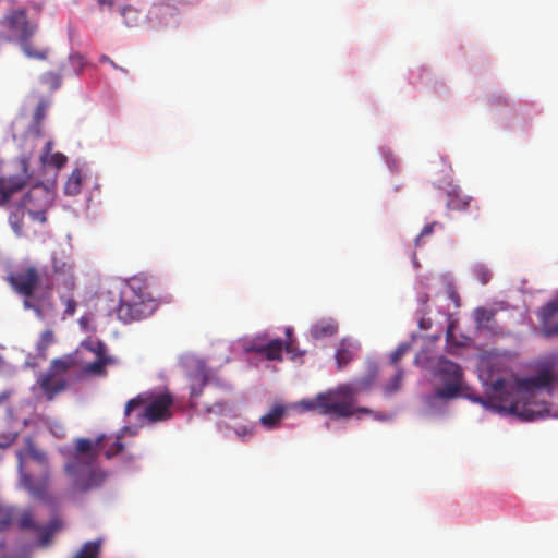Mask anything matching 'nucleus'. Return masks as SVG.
<instances>
[{
	"instance_id": "obj_34",
	"label": "nucleus",
	"mask_w": 558,
	"mask_h": 558,
	"mask_svg": "<svg viewBox=\"0 0 558 558\" xmlns=\"http://www.w3.org/2000/svg\"><path fill=\"white\" fill-rule=\"evenodd\" d=\"M66 162L68 157L65 155H63L62 153H53L47 158L46 163L51 165L57 169H61L62 167L65 166Z\"/></svg>"
},
{
	"instance_id": "obj_26",
	"label": "nucleus",
	"mask_w": 558,
	"mask_h": 558,
	"mask_svg": "<svg viewBox=\"0 0 558 558\" xmlns=\"http://www.w3.org/2000/svg\"><path fill=\"white\" fill-rule=\"evenodd\" d=\"M101 549V541L86 542L74 558H98Z\"/></svg>"
},
{
	"instance_id": "obj_24",
	"label": "nucleus",
	"mask_w": 558,
	"mask_h": 558,
	"mask_svg": "<svg viewBox=\"0 0 558 558\" xmlns=\"http://www.w3.org/2000/svg\"><path fill=\"white\" fill-rule=\"evenodd\" d=\"M74 365V362L71 357H61V359H54L51 361L48 369L46 373L59 375V376H65L66 372L72 368Z\"/></svg>"
},
{
	"instance_id": "obj_14",
	"label": "nucleus",
	"mask_w": 558,
	"mask_h": 558,
	"mask_svg": "<svg viewBox=\"0 0 558 558\" xmlns=\"http://www.w3.org/2000/svg\"><path fill=\"white\" fill-rule=\"evenodd\" d=\"M51 267L56 275L62 276V288L69 291H74L76 283L73 274L74 264L70 257L64 255H53L51 259Z\"/></svg>"
},
{
	"instance_id": "obj_48",
	"label": "nucleus",
	"mask_w": 558,
	"mask_h": 558,
	"mask_svg": "<svg viewBox=\"0 0 558 558\" xmlns=\"http://www.w3.org/2000/svg\"><path fill=\"white\" fill-rule=\"evenodd\" d=\"M100 5H111L112 0H97Z\"/></svg>"
},
{
	"instance_id": "obj_27",
	"label": "nucleus",
	"mask_w": 558,
	"mask_h": 558,
	"mask_svg": "<svg viewBox=\"0 0 558 558\" xmlns=\"http://www.w3.org/2000/svg\"><path fill=\"white\" fill-rule=\"evenodd\" d=\"M54 342V332L52 329H46L39 336V339L36 344L37 355L40 357H46V352L48 348Z\"/></svg>"
},
{
	"instance_id": "obj_53",
	"label": "nucleus",
	"mask_w": 558,
	"mask_h": 558,
	"mask_svg": "<svg viewBox=\"0 0 558 558\" xmlns=\"http://www.w3.org/2000/svg\"><path fill=\"white\" fill-rule=\"evenodd\" d=\"M4 399V396H0V402Z\"/></svg>"
},
{
	"instance_id": "obj_29",
	"label": "nucleus",
	"mask_w": 558,
	"mask_h": 558,
	"mask_svg": "<svg viewBox=\"0 0 558 558\" xmlns=\"http://www.w3.org/2000/svg\"><path fill=\"white\" fill-rule=\"evenodd\" d=\"M558 313V298L544 305L539 312V318L543 325L548 324L549 320Z\"/></svg>"
},
{
	"instance_id": "obj_44",
	"label": "nucleus",
	"mask_w": 558,
	"mask_h": 558,
	"mask_svg": "<svg viewBox=\"0 0 558 558\" xmlns=\"http://www.w3.org/2000/svg\"><path fill=\"white\" fill-rule=\"evenodd\" d=\"M52 142L48 141L45 145V153L41 156V161L47 162V158L51 155Z\"/></svg>"
},
{
	"instance_id": "obj_37",
	"label": "nucleus",
	"mask_w": 558,
	"mask_h": 558,
	"mask_svg": "<svg viewBox=\"0 0 558 558\" xmlns=\"http://www.w3.org/2000/svg\"><path fill=\"white\" fill-rule=\"evenodd\" d=\"M48 106L49 104L46 100H40L38 102L34 113V120L37 124H40L41 121L45 119Z\"/></svg>"
},
{
	"instance_id": "obj_21",
	"label": "nucleus",
	"mask_w": 558,
	"mask_h": 558,
	"mask_svg": "<svg viewBox=\"0 0 558 558\" xmlns=\"http://www.w3.org/2000/svg\"><path fill=\"white\" fill-rule=\"evenodd\" d=\"M283 414L284 408L280 404H277L274 405L268 413L260 416L259 422L264 427L270 429L279 424V422L283 417Z\"/></svg>"
},
{
	"instance_id": "obj_33",
	"label": "nucleus",
	"mask_w": 558,
	"mask_h": 558,
	"mask_svg": "<svg viewBox=\"0 0 558 558\" xmlns=\"http://www.w3.org/2000/svg\"><path fill=\"white\" fill-rule=\"evenodd\" d=\"M473 276L482 283L486 284L492 278L489 269L484 265H476L473 268Z\"/></svg>"
},
{
	"instance_id": "obj_30",
	"label": "nucleus",
	"mask_w": 558,
	"mask_h": 558,
	"mask_svg": "<svg viewBox=\"0 0 558 558\" xmlns=\"http://www.w3.org/2000/svg\"><path fill=\"white\" fill-rule=\"evenodd\" d=\"M40 82L49 89L56 90L61 86V74L52 71L46 72L40 76Z\"/></svg>"
},
{
	"instance_id": "obj_54",
	"label": "nucleus",
	"mask_w": 558,
	"mask_h": 558,
	"mask_svg": "<svg viewBox=\"0 0 558 558\" xmlns=\"http://www.w3.org/2000/svg\"><path fill=\"white\" fill-rule=\"evenodd\" d=\"M2 206H3V205H2V204H0V207H2Z\"/></svg>"
},
{
	"instance_id": "obj_41",
	"label": "nucleus",
	"mask_w": 558,
	"mask_h": 558,
	"mask_svg": "<svg viewBox=\"0 0 558 558\" xmlns=\"http://www.w3.org/2000/svg\"><path fill=\"white\" fill-rule=\"evenodd\" d=\"M437 225V222H432V223H427L423 227L420 235L417 236L416 239V244H418V242L425 238V236H428L430 235L433 232H434V228L435 226Z\"/></svg>"
},
{
	"instance_id": "obj_16",
	"label": "nucleus",
	"mask_w": 558,
	"mask_h": 558,
	"mask_svg": "<svg viewBox=\"0 0 558 558\" xmlns=\"http://www.w3.org/2000/svg\"><path fill=\"white\" fill-rule=\"evenodd\" d=\"M19 527L21 530H34L38 532L41 536L43 544H47L53 532L56 531V526L51 523L50 526H43L35 522L33 518V513L31 511H24L19 519Z\"/></svg>"
},
{
	"instance_id": "obj_12",
	"label": "nucleus",
	"mask_w": 558,
	"mask_h": 558,
	"mask_svg": "<svg viewBox=\"0 0 558 558\" xmlns=\"http://www.w3.org/2000/svg\"><path fill=\"white\" fill-rule=\"evenodd\" d=\"M266 340V335L256 336L254 339L245 343V352L264 355L268 361H281L283 341L281 339H272L270 341Z\"/></svg>"
},
{
	"instance_id": "obj_8",
	"label": "nucleus",
	"mask_w": 558,
	"mask_h": 558,
	"mask_svg": "<svg viewBox=\"0 0 558 558\" xmlns=\"http://www.w3.org/2000/svg\"><path fill=\"white\" fill-rule=\"evenodd\" d=\"M53 192L44 184L33 185L22 199L23 207L33 220L45 223L46 213L53 203Z\"/></svg>"
},
{
	"instance_id": "obj_35",
	"label": "nucleus",
	"mask_w": 558,
	"mask_h": 558,
	"mask_svg": "<svg viewBox=\"0 0 558 558\" xmlns=\"http://www.w3.org/2000/svg\"><path fill=\"white\" fill-rule=\"evenodd\" d=\"M13 520V509L10 507L0 506V526L7 527Z\"/></svg>"
},
{
	"instance_id": "obj_42",
	"label": "nucleus",
	"mask_w": 558,
	"mask_h": 558,
	"mask_svg": "<svg viewBox=\"0 0 558 558\" xmlns=\"http://www.w3.org/2000/svg\"><path fill=\"white\" fill-rule=\"evenodd\" d=\"M543 333L545 337H554V336H558V324L556 325H548V324H545L543 325Z\"/></svg>"
},
{
	"instance_id": "obj_13",
	"label": "nucleus",
	"mask_w": 558,
	"mask_h": 558,
	"mask_svg": "<svg viewBox=\"0 0 558 558\" xmlns=\"http://www.w3.org/2000/svg\"><path fill=\"white\" fill-rule=\"evenodd\" d=\"M3 25L10 31L11 35L21 43L31 38L36 31V25L27 21L24 10L14 11L3 20Z\"/></svg>"
},
{
	"instance_id": "obj_20",
	"label": "nucleus",
	"mask_w": 558,
	"mask_h": 558,
	"mask_svg": "<svg viewBox=\"0 0 558 558\" xmlns=\"http://www.w3.org/2000/svg\"><path fill=\"white\" fill-rule=\"evenodd\" d=\"M113 360L109 356H100L96 361L86 364L83 367V373L90 376H105L107 374L106 367L111 364Z\"/></svg>"
},
{
	"instance_id": "obj_18",
	"label": "nucleus",
	"mask_w": 558,
	"mask_h": 558,
	"mask_svg": "<svg viewBox=\"0 0 558 558\" xmlns=\"http://www.w3.org/2000/svg\"><path fill=\"white\" fill-rule=\"evenodd\" d=\"M338 332V324L332 318H322L312 325L310 333L315 340L332 337Z\"/></svg>"
},
{
	"instance_id": "obj_9",
	"label": "nucleus",
	"mask_w": 558,
	"mask_h": 558,
	"mask_svg": "<svg viewBox=\"0 0 558 558\" xmlns=\"http://www.w3.org/2000/svg\"><path fill=\"white\" fill-rule=\"evenodd\" d=\"M19 173L14 174H0V204L7 205L12 196L22 191L31 175L28 173V158L22 157L17 161Z\"/></svg>"
},
{
	"instance_id": "obj_50",
	"label": "nucleus",
	"mask_w": 558,
	"mask_h": 558,
	"mask_svg": "<svg viewBox=\"0 0 558 558\" xmlns=\"http://www.w3.org/2000/svg\"><path fill=\"white\" fill-rule=\"evenodd\" d=\"M451 336H452V331H451V328L449 327L447 330V333H446L447 340H450Z\"/></svg>"
},
{
	"instance_id": "obj_25",
	"label": "nucleus",
	"mask_w": 558,
	"mask_h": 558,
	"mask_svg": "<svg viewBox=\"0 0 558 558\" xmlns=\"http://www.w3.org/2000/svg\"><path fill=\"white\" fill-rule=\"evenodd\" d=\"M472 198L465 195H460L458 193L448 194L447 207L450 210H465L470 207Z\"/></svg>"
},
{
	"instance_id": "obj_6",
	"label": "nucleus",
	"mask_w": 558,
	"mask_h": 558,
	"mask_svg": "<svg viewBox=\"0 0 558 558\" xmlns=\"http://www.w3.org/2000/svg\"><path fill=\"white\" fill-rule=\"evenodd\" d=\"M173 398L169 392L153 395L149 392L140 393L129 400L124 408V415L130 416L136 409L144 408L143 412L137 414L138 421L158 422L171 416V405Z\"/></svg>"
},
{
	"instance_id": "obj_1",
	"label": "nucleus",
	"mask_w": 558,
	"mask_h": 558,
	"mask_svg": "<svg viewBox=\"0 0 558 558\" xmlns=\"http://www.w3.org/2000/svg\"><path fill=\"white\" fill-rule=\"evenodd\" d=\"M554 380L553 371L543 368L533 377L517 379L514 391H510L508 381L500 377L490 384L485 383L487 386L485 397L466 393V390L461 396L485 409L511 414L523 422H530L550 416L549 404L541 400L539 396L543 390H546L547 395L551 393Z\"/></svg>"
},
{
	"instance_id": "obj_17",
	"label": "nucleus",
	"mask_w": 558,
	"mask_h": 558,
	"mask_svg": "<svg viewBox=\"0 0 558 558\" xmlns=\"http://www.w3.org/2000/svg\"><path fill=\"white\" fill-rule=\"evenodd\" d=\"M356 350L357 347L347 339H342L339 342V345L335 354L338 369L344 368L351 361L354 360L356 355Z\"/></svg>"
},
{
	"instance_id": "obj_7",
	"label": "nucleus",
	"mask_w": 558,
	"mask_h": 558,
	"mask_svg": "<svg viewBox=\"0 0 558 558\" xmlns=\"http://www.w3.org/2000/svg\"><path fill=\"white\" fill-rule=\"evenodd\" d=\"M434 375L442 385L434 390L435 399L452 400L468 390L461 366L450 360L440 357L434 368Z\"/></svg>"
},
{
	"instance_id": "obj_19",
	"label": "nucleus",
	"mask_w": 558,
	"mask_h": 558,
	"mask_svg": "<svg viewBox=\"0 0 558 558\" xmlns=\"http://www.w3.org/2000/svg\"><path fill=\"white\" fill-rule=\"evenodd\" d=\"M495 315L496 312L494 310H488L485 307L476 308L474 311L476 328L493 331L495 329Z\"/></svg>"
},
{
	"instance_id": "obj_3",
	"label": "nucleus",
	"mask_w": 558,
	"mask_h": 558,
	"mask_svg": "<svg viewBox=\"0 0 558 558\" xmlns=\"http://www.w3.org/2000/svg\"><path fill=\"white\" fill-rule=\"evenodd\" d=\"M376 379V372L356 379L353 383H344L318 393L314 399L302 402L306 410H319L322 414L335 417H351L357 413L369 414L368 408L356 407V396L369 388Z\"/></svg>"
},
{
	"instance_id": "obj_36",
	"label": "nucleus",
	"mask_w": 558,
	"mask_h": 558,
	"mask_svg": "<svg viewBox=\"0 0 558 558\" xmlns=\"http://www.w3.org/2000/svg\"><path fill=\"white\" fill-rule=\"evenodd\" d=\"M409 350H410V344H408V343L399 344L398 348L390 355L391 363L397 364Z\"/></svg>"
},
{
	"instance_id": "obj_15",
	"label": "nucleus",
	"mask_w": 558,
	"mask_h": 558,
	"mask_svg": "<svg viewBox=\"0 0 558 558\" xmlns=\"http://www.w3.org/2000/svg\"><path fill=\"white\" fill-rule=\"evenodd\" d=\"M38 385L47 400L51 401L58 393L66 389L68 379L65 376H56L45 372L39 376Z\"/></svg>"
},
{
	"instance_id": "obj_32",
	"label": "nucleus",
	"mask_w": 558,
	"mask_h": 558,
	"mask_svg": "<svg viewBox=\"0 0 558 558\" xmlns=\"http://www.w3.org/2000/svg\"><path fill=\"white\" fill-rule=\"evenodd\" d=\"M403 376H404L403 371L399 368L397 371V373L395 374V376L385 386V388H384L385 392L387 395H392V393L397 392L401 388Z\"/></svg>"
},
{
	"instance_id": "obj_2",
	"label": "nucleus",
	"mask_w": 558,
	"mask_h": 558,
	"mask_svg": "<svg viewBox=\"0 0 558 558\" xmlns=\"http://www.w3.org/2000/svg\"><path fill=\"white\" fill-rule=\"evenodd\" d=\"M128 430L129 427H124L110 446L107 445L106 435L98 436L94 441L87 438L74 440V448L69 453L64 465L65 473L72 477L73 492L87 493L101 486L106 473L95 468L96 461L100 453H104L107 459L121 453L124 449L121 438Z\"/></svg>"
},
{
	"instance_id": "obj_31",
	"label": "nucleus",
	"mask_w": 558,
	"mask_h": 558,
	"mask_svg": "<svg viewBox=\"0 0 558 558\" xmlns=\"http://www.w3.org/2000/svg\"><path fill=\"white\" fill-rule=\"evenodd\" d=\"M255 429H256V424L250 423L246 425H239V426L234 427L233 430H234V434L236 435V437L241 441H247L254 437Z\"/></svg>"
},
{
	"instance_id": "obj_40",
	"label": "nucleus",
	"mask_w": 558,
	"mask_h": 558,
	"mask_svg": "<svg viewBox=\"0 0 558 558\" xmlns=\"http://www.w3.org/2000/svg\"><path fill=\"white\" fill-rule=\"evenodd\" d=\"M69 63L72 65V73L78 74L84 66L83 58L81 56H71Z\"/></svg>"
},
{
	"instance_id": "obj_28",
	"label": "nucleus",
	"mask_w": 558,
	"mask_h": 558,
	"mask_svg": "<svg viewBox=\"0 0 558 558\" xmlns=\"http://www.w3.org/2000/svg\"><path fill=\"white\" fill-rule=\"evenodd\" d=\"M60 300L64 305V316H73L77 307V303L73 296V291L64 289V292H60Z\"/></svg>"
},
{
	"instance_id": "obj_39",
	"label": "nucleus",
	"mask_w": 558,
	"mask_h": 558,
	"mask_svg": "<svg viewBox=\"0 0 558 558\" xmlns=\"http://www.w3.org/2000/svg\"><path fill=\"white\" fill-rule=\"evenodd\" d=\"M227 408V402L226 401H218V402H215L213 404H207L205 407V411L210 414V413H214V414H222L225 412Z\"/></svg>"
},
{
	"instance_id": "obj_49",
	"label": "nucleus",
	"mask_w": 558,
	"mask_h": 558,
	"mask_svg": "<svg viewBox=\"0 0 558 558\" xmlns=\"http://www.w3.org/2000/svg\"><path fill=\"white\" fill-rule=\"evenodd\" d=\"M286 336H287V340L291 339V336H292V328L291 327H288L286 329Z\"/></svg>"
},
{
	"instance_id": "obj_47",
	"label": "nucleus",
	"mask_w": 558,
	"mask_h": 558,
	"mask_svg": "<svg viewBox=\"0 0 558 558\" xmlns=\"http://www.w3.org/2000/svg\"><path fill=\"white\" fill-rule=\"evenodd\" d=\"M101 60L105 61V62L110 63L116 69L118 68L117 64L110 58H108L107 56H102Z\"/></svg>"
},
{
	"instance_id": "obj_38",
	"label": "nucleus",
	"mask_w": 558,
	"mask_h": 558,
	"mask_svg": "<svg viewBox=\"0 0 558 558\" xmlns=\"http://www.w3.org/2000/svg\"><path fill=\"white\" fill-rule=\"evenodd\" d=\"M9 221H10V225H11L12 229L14 230V232L17 235H21L23 233V223H22V219L19 216V214L15 213V214L10 215Z\"/></svg>"
},
{
	"instance_id": "obj_45",
	"label": "nucleus",
	"mask_w": 558,
	"mask_h": 558,
	"mask_svg": "<svg viewBox=\"0 0 558 558\" xmlns=\"http://www.w3.org/2000/svg\"><path fill=\"white\" fill-rule=\"evenodd\" d=\"M136 13H137V12H136L134 9L130 8V7L124 8V9L122 10V16H123L125 20H128V17H129V16H132V17H133V15H136Z\"/></svg>"
},
{
	"instance_id": "obj_43",
	"label": "nucleus",
	"mask_w": 558,
	"mask_h": 558,
	"mask_svg": "<svg viewBox=\"0 0 558 558\" xmlns=\"http://www.w3.org/2000/svg\"><path fill=\"white\" fill-rule=\"evenodd\" d=\"M447 293H448V298L454 303V305L457 307L460 306V296H459V293L456 291V289L453 287L449 286Z\"/></svg>"
},
{
	"instance_id": "obj_5",
	"label": "nucleus",
	"mask_w": 558,
	"mask_h": 558,
	"mask_svg": "<svg viewBox=\"0 0 558 558\" xmlns=\"http://www.w3.org/2000/svg\"><path fill=\"white\" fill-rule=\"evenodd\" d=\"M156 308L157 302L149 291L148 283L142 278L133 277L121 290L117 317L128 324L148 317Z\"/></svg>"
},
{
	"instance_id": "obj_46",
	"label": "nucleus",
	"mask_w": 558,
	"mask_h": 558,
	"mask_svg": "<svg viewBox=\"0 0 558 558\" xmlns=\"http://www.w3.org/2000/svg\"><path fill=\"white\" fill-rule=\"evenodd\" d=\"M283 349L288 352V353H293L294 352V345H293V341L292 339L290 340H286L283 342Z\"/></svg>"
},
{
	"instance_id": "obj_51",
	"label": "nucleus",
	"mask_w": 558,
	"mask_h": 558,
	"mask_svg": "<svg viewBox=\"0 0 558 558\" xmlns=\"http://www.w3.org/2000/svg\"><path fill=\"white\" fill-rule=\"evenodd\" d=\"M61 72H62V73H64V74H69V73H68V71H66V69H65V65H62V66H61Z\"/></svg>"
},
{
	"instance_id": "obj_22",
	"label": "nucleus",
	"mask_w": 558,
	"mask_h": 558,
	"mask_svg": "<svg viewBox=\"0 0 558 558\" xmlns=\"http://www.w3.org/2000/svg\"><path fill=\"white\" fill-rule=\"evenodd\" d=\"M82 171L78 168L74 169L64 184V193L69 196L78 195L82 190Z\"/></svg>"
},
{
	"instance_id": "obj_23",
	"label": "nucleus",
	"mask_w": 558,
	"mask_h": 558,
	"mask_svg": "<svg viewBox=\"0 0 558 558\" xmlns=\"http://www.w3.org/2000/svg\"><path fill=\"white\" fill-rule=\"evenodd\" d=\"M31 38L24 39L20 43L21 49L24 54L32 59L45 60L49 54L48 48H36L33 43L29 40Z\"/></svg>"
},
{
	"instance_id": "obj_10",
	"label": "nucleus",
	"mask_w": 558,
	"mask_h": 558,
	"mask_svg": "<svg viewBox=\"0 0 558 558\" xmlns=\"http://www.w3.org/2000/svg\"><path fill=\"white\" fill-rule=\"evenodd\" d=\"M16 456L19 460L20 482L22 486L35 495L39 494V490L34 486L32 475L24 470V457L28 456L34 461L38 462L44 469H47L48 461L46 453L39 450L34 441L28 438L26 440L25 451H17Z\"/></svg>"
},
{
	"instance_id": "obj_4",
	"label": "nucleus",
	"mask_w": 558,
	"mask_h": 558,
	"mask_svg": "<svg viewBox=\"0 0 558 558\" xmlns=\"http://www.w3.org/2000/svg\"><path fill=\"white\" fill-rule=\"evenodd\" d=\"M7 281L17 294L23 296V307L33 311L39 319H44L39 301L50 298L53 283L49 272L29 265L11 272Z\"/></svg>"
},
{
	"instance_id": "obj_11",
	"label": "nucleus",
	"mask_w": 558,
	"mask_h": 558,
	"mask_svg": "<svg viewBox=\"0 0 558 558\" xmlns=\"http://www.w3.org/2000/svg\"><path fill=\"white\" fill-rule=\"evenodd\" d=\"M190 397L192 405H196L195 399L201 396L203 388L214 377L211 369L202 360H193L189 366Z\"/></svg>"
},
{
	"instance_id": "obj_52",
	"label": "nucleus",
	"mask_w": 558,
	"mask_h": 558,
	"mask_svg": "<svg viewBox=\"0 0 558 558\" xmlns=\"http://www.w3.org/2000/svg\"><path fill=\"white\" fill-rule=\"evenodd\" d=\"M8 445H9V442L4 444V442H1V441H0V447H5V446H8Z\"/></svg>"
}]
</instances>
